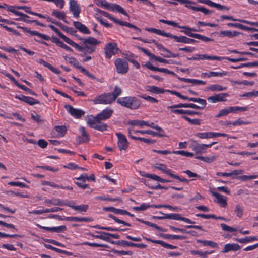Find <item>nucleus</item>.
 <instances>
[{"mask_svg":"<svg viewBox=\"0 0 258 258\" xmlns=\"http://www.w3.org/2000/svg\"><path fill=\"white\" fill-rule=\"evenodd\" d=\"M25 99V102L30 105L39 104L40 103L39 101H38V100H36L31 97L26 96V98Z\"/></svg>","mask_w":258,"mask_h":258,"instance_id":"51","label":"nucleus"},{"mask_svg":"<svg viewBox=\"0 0 258 258\" xmlns=\"http://www.w3.org/2000/svg\"><path fill=\"white\" fill-rule=\"evenodd\" d=\"M227 75V73L225 72H209L208 73H202L201 74L202 77H208L210 78L212 76H223Z\"/></svg>","mask_w":258,"mask_h":258,"instance_id":"32","label":"nucleus"},{"mask_svg":"<svg viewBox=\"0 0 258 258\" xmlns=\"http://www.w3.org/2000/svg\"><path fill=\"white\" fill-rule=\"evenodd\" d=\"M172 153L173 154L181 155L185 156L188 157H191L194 156V153H192L183 151V150H178V151H173Z\"/></svg>","mask_w":258,"mask_h":258,"instance_id":"57","label":"nucleus"},{"mask_svg":"<svg viewBox=\"0 0 258 258\" xmlns=\"http://www.w3.org/2000/svg\"><path fill=\"white\" fill-rule=\"evenodd\" d=\"M113 112V110L112 109L107 108L102 110L95 117L101 120H106L111 116Z\"/></svg>","mask_w":258,"mask_h":258,"instance_id":"22","label":"nucleus"},{"mask_svg":"<svg viewBox=\"0 0 258 258\" xmlns=\"http://www.w3.org/2000/svg\"><path fill=\"white\" fill-rule=\"evenodd\" d=\"M147 90L156 94H163L166 91L155 86H148Z\"/></svg>","mask_w":258,"mask_h":258,"instance_id":"37","label":"nucleus"},{"mask_svg":"<svg viewBox=\"0 0 258 258\" xmlns=\"http://www.w3.org/2000/svg\"><path fill=\"white\" fill-rule=\"evenodd\" d=\"M239 32L236 31H230L228 30L221 31L219 32V36L221 37H227L228 38H232L235 36L239 35Z\"/></svg>","mask_w":258,"mask_h":258,"instance_id":"29","label":"nucleus"},{"mask_svg":"<svg viewBox=\"0 0 258 258\" xmlns=\"http://www.w3.org/2000/svg\"><path fill=\"white\" fill-rule=\"evenodd\" d=\"M64 220L74 222H90L93 221L91 217H66Z\"/></svg>","mask_w":258,"mask_h":258,"instance_id":"26","label":"nucleus"},{"mask_svg":"<svg viewBox=\"0 0 258 258\" xmlns=\"http://www.w3.org/2000/svg\"><path fill=\"white\" fill-rule=\"evenodd\" d=\"M101 120L97 119L96 118L91 116L88 118L87 122L90 127L101 132H104L107 130L108 125L106 123H101Z\"/></svg>","mask_w":258,"mask_h":258,"instance_id":"4","label":"nucleus"},{"mask_svg":"<svg viewBox=\"0 0 258 258\" xmlns=\"http://www.w3.org/2000/svg\"><path fill=\"white\" fill-rule=\"evenodd\" d=\"M79 131L81 134V136L77 137V141L78 144L89 142L90 140V137L89 134L86 132L85 128L83 126H81L79 128Z\"/></svg>","mask_w":258,"mask_h":258,"instance_id":"19","label":"nucleus"},{"mask_svg":"<svg viewBox=\"0 0 258 258\" xmlns=\"http://www.w3.org/2000/svg\"><path fill=\"white\" fill-rule=\"evenodd\" d=\"M130 132H131V130H128V136L130 137L133 139L139 140V141H140L142 142H144L148 144H153L155 142V141H154L152 139H147V138H142V137H137L135 136H131L130 135Z\"/></svg>","mask_w":258,"mask_h":258,"instance_id":"42","label":"nucleus"},{"mask_svg":"<svg viewBox=\"0 0 258 258\" xmlns=\"http://www.w3.org/2000/svg\"><path fill=\"white\" fill-rule=\"evenodd\" d=\"M68 59H69V62L70 64L73 65L75 68L79 69L80 70V71H81V68H83V67L79 64V62L75 58L70 57V58H68Z\"/></svg>","mask_w":258,"mask_h":258,"instance_id":"53","label":"nucleus"},{"mask_svg":"<svg viewBox=\"0 0 258 258\" xmlns=\"http://www.w3.org/2000/svg\"><path fill=\"white\" fill-rule=\"evenodd\" d=\"M145 67L148 69L153 71H158L161 72L162 73L168 74L169 70L166 68H159L156 67H154L150 64L149 62L146 63V64L144 66Z\"/></svg>","mask_w":258,"mask_h":258,"instance_id":"38","label":"nucleus"},{"mask_svg":"<svg viewBox=\"0 0 258 258\" xmlns=\"http://www.w3.org/2000/svg\"><path fill=\"white\" fill-rule=\"evenodd\" d=\"M220 226L222 228V229L224 231H227L229 232H233L235 231H237L238 230L236 228H233L232 227L227 225L224 223H221Z\"/></svg>","mask_w":258,"mask_h":258,"instance_id":"50","label":"nucleus"},{"mask_svg":"<svg viewBox=\"0 0 258 258\" xmlns=\"http://www.w3.org/2000/svg\"><path fill=\"white\" fill-rule=\"evenodd\" d=\"M120 25L121 26H125L128 27L129 28H132V29H134L135 31H137L139 32H141V29L140 28L137 27L136 26H135L131 23H130L127 22L122 21Z\"/></svg>","mask_w":258,"mask_h":258,"instance_id":"59","label":"nucleus"},{"mask_svg":"<svg viewBox=\"0 0 258 258\" xmlns=\"http://www.w3.org/2000/svg\"><path fill=\"white\" fill-rule=\"evenodd\" d=\"M80 40H83L84 47L80 46L78 44V47L76 46L73 47L77 49L78 51L84 52L85 54H91L94 52L96 49V46L100 43V41H98L96 39L91 37H89L85 39L80 38Z\"/></svg>","mask_w":258,"mask_h":258,"instance_id":"1","label":"nucleus"},{"mask_svg":"<svg viewBox=\"0 0 258 258\" xmlns=\"http://www.w3.org/2000/svg\"><path fill=\"white\" fill-rule=\"evenodd\" d=\"M120 25L121 26H125L128 27L129 28H132V29H134L135 31H137L139 32H141V29L140 28L137 27L136 26H135L131 23H130L127 22L122 21Z\"/></svg>","mask_w":258,"mask_h":258,"instance_id":"60","label":"nucleus"},{"mask_svg":"<svg viewBox=\"0 0 258 258\" xmlns=\"http://www.w3.org/2000/svg\"><path fill=\"white\" fill-rule=\"evenodd\" d=\"M112 252L114 254H117L118 255H132L133 253L132 251H124V250H112Z\"/></svg>","mask_w":258,"mask_h":258,"instance_id":"61","label":"nucleus"},{"mask_svg":"<svg viewBox=\"0 0 258 258\" xmlns=\"http://www.w3.org/2000/svg\"><path fill=\"white\" fill-rule=\"evenodd\" d=\"M155 60H156L159 62L167 63V64H180V63L177 62L175 61L172 60H167L164 59L161 57L156 56L155 55L154 59Z\"/></svg>","mask_w":258,"mask_h":258,"instance_id":"44","label":"nucleus"},{"mask_svg":"<svg viewBox=\"0 0 258 258\" xmlns=\"http://www.w3.org/2000/svg\"><path fill=\"white\" fill-rule=\"evenodd\" d=\"M162 238L166 239H179L184 240L186 239V237L182 235H171L169 234H161Z\"/></svg>","mask_w":258,"mask_h":258,"instance_id":"35","label":"nucleus"},{"mask_svg":"<svg viewBox=\"0 0 258 258\" xmlns=\"http://www.w3.org/2000/svg\"><path fill=\"white\" fill-rule=\"evenodd\" d=\"M153 33L169 38H170L171 34L170 33L165 32L160 29H157L156 28H154Z\"/></svg>","mask_w":258,"mask_h":258,"instance_id":"63","label":"nucleus"},{"mask_svg":"<svg viewBox=\"0 0 258 258\" xmlns=\"http://www.w3.org/2000/svg\"><path fill=\"white\" fill-rule=\"evenodd\" d=\"M121 92L122 90L121 88L115 86L112 93H111L113 100L115 101L117 97L121 94Z\"/></svg>","mask_w":258,"mask_h":258,"instance_id":"58","label":"nucleus"},{"mask_svg":"<svg viewBox=\"0 0 258 258\" xmlns=\"http://www.w3.org/2000/svg\"><path fill=\"white\" fill-rule=\"evenodd\" d=\"M241 249V246L236 243H228L224 245L222 251V253H227L230 251H236Z\"/></svg>","mask_w":258,"mask_h":258,"instance_id":"23","label":"nucleus"},{"mask_svg":"<svg viewBox=\"0 0 258 258\" xmlns=\"http://www.w3.org/2000/svg\"><path fill=\"white\" fill-rule=\"evenodd\" d=\"M36 226L42 229H44L46 231H50L51 232H55V233H61L67 230V228L65 225H61L57 227H49L42 226L39 224H37Z\"/></svg>","mask_w":258,"mask_h":258,"instance_id":"17","label":"nucleus"},{"mask_svg":"<svg viewBox=\"0 0 258 258\" xmlns=\"http://www.w3.org/2000/svg\"><path fill=\"white\" fill-rule=\"evenodd\" d=\"M244 207L239 204L235 206V212L239 218H241L243 215Z\"/></svg>","mask_w":258,"mask_h":258,"instance_id":"49","label":"nucleus"},{"mask_svg":"<svg viewBox=\"0 0 258 258\" xmlns=\"http://www.w3.org/2000/svg\"><path fill=\"white\" fill-rule=\"evenodd\" d=\"M51 15L55 17L59 20H62L66 23H68V22L65 20L66 17V13L63 11H59L57 10H54L51 13Z\"/></svg>","mask_w":258,"mask_h":258,"instance_id":"30","label":"nucleus"},{"mask_svg":"<svg viewBox=\"0 0 258 258\" xmlns=\"http://www.w3.org/2000/svg\"><path fill=\"white\" fill-rule=\"evenodd\" d=\"M180 98L182 99L183 100H187L190 101H193L194 102L197 103H203V101L201 100V98H194V97H188L187 96H184L181 94V96L179 97Z\"/></svg>","mask_w":258,"mask_h":258,"instance_id":"56","label":"nucleus"},{"mask_svg":"<svg viewBox=\"0 0 258 258\" xmlns=\"http://www.w3.org/2000/svg\"><path fill=\"white\" fill-rule=\"evenodd\" d=\"M111 7L112 8V9H110V11H116L125 16H128V14H127L126 11L120 6L117 4H112Z\"/></svg>","mask_w":258,"mask_h":258,"instance_id":"46","label":"nucleus"},{"mask_svg":"<svg viewBox=\"0 0 258 258\" xmlns=\"http://www.w3.org/2000/svg\"><path fill=\"white\" fill-rule=\"evenodd\" d=\"M212 196H214L217 199V202L220 204L222 207H225L227 205L226 197H224L223 195L214 191H212Z\"/></svg>","mask_w":258,"mask_h":258,"instance_id":"24","label":"nucleus"},{"mask_svg":"<svg viewBox=\"0 0 258 258\" xmlns=\"http://www.w3.org/2000/svg\"><path fill=\"white\" fill-rule=\"evenodd\" d=\"M160 214L164 216V219H173L175 220H181L187 223L195 224V222L191 221L189 219L185 217H182L181 216L180 214L177 213H171V214H165L162 213L161 211L159 212Z\"/></svg>","mask_w":258,"mask_h":258,"instance_id":"9","label":"nucleus"},{"mask_svg":"<svg viewBox=\"0 0 258 258\" xmlns=\"http://www.w3.org/2000/svg\"><path fill=\"white\" fill-rule=\"evenodd\" d=\"M216 143L217 142H214L209 144H197L193 146L192 150L195 151L196 154L202 153L204 154L206 153V147L210 148Z\"/></svg>","mask_w":258,"mask_h":258,"instance_id":"14","label":"nucleus"},{"mask_svg":"<svg viewBox=\"0 0 258 258\" xmlns=\"http://www.w3.org/2000/svg\"><path fill=\"white\" fill-rule=\"evenodd\" d=\"M68 201H62L59 199H46L44 203L46 204H51L58 206H67Z\"/></svg>","mask_w":258,"mask_h":258,"instance_id":"27","label":"nucleus"},{"mask_svg":"<svg viewBox=\"0 0 258 258\" xmlns=\"http://www.w3.org/2000/svg\"><path fill=\"white\" fill-rule=\"evenodd\" d=\"M49 27L53 30L57 35L62 38L66 43L71 45L72 46H76L77 47H78L77 44L75 42H73L70 38L66 36L63 33H62L57 28L55 27L53 25H50L48 26Z\"/></svg>","mask_w":258,"mask_h":258,"instance_id":"11","label":"nucleus"},{"mask_svg":"<svg viewBox=\"0 0 258 258\" xmlns=\"http://www.w3.org/2000/svg\"><path fill=\"white\" fill-rule=\"evenodd\" d=\"M199 58L200 60H216L218 61H221L222 60L224 59L225 57H220L216 56H209L207 54H199Z\"/></svg>","mask_w":258,"mask_h":258,"instance_id":"36","label":"nucleus"},{"mask_svg":"<svg viewBox=\"0 0 258 258\" xmlns=\"http://www.w3.org/2000/svg\"><path fill=\"white\" fill-rule=\"evenodd\" d=\"M228 96L229 94L227 93H220L208 97L207 100L213 103L218 102H224L226 100L225 98Z\"/></svg>","mask_w":258,"mask_h":258,"instance_id":"15","label":"nucleus"},{"mask_svg":"<svg viewBox=\"0 0 258 258\" xmlns=\"http://www.w3.org/2000/svg\"><path fill=\"white\" fill-rule=\"evenodd\" d=\"M115 135L118 138L117 146L119 149L121 150H125L128 147L129 143L126 137L121 133H116Z\"/></svg>","mask_w":258,"mask_h":258,"instance_id":"10","label":"nucleus"},{"mask_svg":"<svg viewBox=\"0 0 258 258\" xmlns=\"http://www.w3.org/2000/svg\"><path fill=\"white\" fill-rule=\"evenodd\" d=\"M17 27L18 28L23 30L24 32L29 33L31 35L37 36L40 38L46 41H49L50 40V37L49 36L40 33L36 31H31L30 29H29L27 27H22L20 26H17Z\"/></svg>","mask_w":258,"mask_h":258,"instance_id":"16","label":"nucleus"},{"mask_svg":"<svg viewBox=\"0 0 258 258\" xmlns=\"http://www.w3.org/2000/svg\"><path fill=\"white\" fill-rule=\"evenodd\" d=\"M69 9L75 18L79 17L81 12V8L76 0H70Z\"/></svg>","mask_w":258,"mask_h":258,"instance_id":"13","label":"nucleus"},{"mask_svg":"<svg viewBox=\"0 0 258 258\" xmlns=\"http://www.w3.org/2000/svg\"><path fill=\"white\" fill-rule=\"evenodd\" d=\"M64 108L72 116L76 118H80L85 114V112L82 110L74 108L70 105H66Z\"/></svg>","mask_w":258,"mask_h":258,"instance_id":"12","label":"nucleus"},{"mask_svg":"<svg viewBox=\"0 0 258 258\" xmlns=\"http://www.w3.org/2000/svg\"><path fill=\"white\" fill-rule=\"evenodd\" d=\"M15 20L16 21H23L27 23H34L36 25H37L38 26H42V27L45 26V25L43 23H40V22H39L38 21H37L36 20H31L26 19L22 18H15Z\"/></svg>","mask_w":258,"mask_h":258,"instance_id":"47","label":"nucleus"},{"mask_svg":"<svg viewBox=\"0 0 258 258\" xmlns=\"http://www.w3.org/2000/svg\"><path fill=\"white\" fill-rule=\"evenodd\" d=\"M170 38H173L177 42L183 43L185 44H191L197 42V41L193 39H190L184 36H177L176 35L171 34Z\"/></svg>","mask_w":258,"mask_h":258,"instance_id":"18","label":"nucleus"},{"mask_svg":"<svg viewBox=\"0 0 258 258\" xmlns=\"http://www.w3.org/2000/svg\"><path fill=\"white\" fill-rule=\"evenodd\" d=\"M67 204V206L70 207L74 210L80 212H86L89 208L88 205H75L74 202L73 201H68Z\"/></svg>","mask_w":258,"mask_h":258,"instance_id":"21","label":"nucleus"},{"mask_svg":"<svg viewBox=\"0 0 258 258\" xmlns=\"http://www.w3.org/2000/svg\"><path fill=\"white\" fill-rule=\"evenodd\" d=\"M159 21L160 22H162L164 24H168V25H171V26H174L175 27L183 29L184 30H181V32L184 33L185 34L187 35L189 37L194 38L193 35H196V33H191V31H197V30L195 28H189L188 27L184 26H180V25H179V24L178 23L175 22L174 21H172L166 20H164V19H160Z\"/></svg>","mask_w":258,"mask_h":258,"instance_id":"3","label":"nucleus"},{"mask_svg":"<svg viewBox=\"0 0 258 258\" xmlns=\"http://www.w3.org/2000/svg\"><path fill=\"white\" fill-rule=\"evenodd\" d=\"M139 96L140 98H142L150 102L155 103H157L158 102V100L157 99H156L154 97H151L150 96H148V95L143 94V95H139Z\"/></svg>","mask_w":258,"mask_h":258,"instance_id":"62","label":"nucleus"},{"mask_svg":"<svg viewBox=\"0 0 258 258\" xmlns=\"http://www.w3.org/2000/svg\"><path fill=\"white\" fill-rule=\"evenodd\" d=\"M123 247L125 246H131V247H136L140 248H145L147 247L146 244L143 243H134L131 242H128L127 241L123 240Z\"/></svg>","mask_w":258,"mask_h":258,"instance_id":"40","label":"nucleus"},{"mask_svg":"<svg viewBox=\"0 0 258 258\" xmlns=\"http://www.w3.org/2000/svg\"><path fill=\"white\" fill-rule=\"evenodd\" d=\"M207 89L212 91H221L226 90L227 89V87H222L221 85L219 84H213L208 87L207 88Z\"/></svg>","mask_w":258,"mask_h":258,"instance_id":"45","label":"nucleus"},{"mask_svg":"<svg viewBox=\"0 0 258 258\" xmlns=\"http://www.w3.org/2000/svg\"><path fill=\"white\" fill-rule=\"evenodd\" d=\"M201 100L203 101V103H199L200 104V106H198L196 104L193 103H179L178 104L173 105L171 106H168V108H190L192 109H203L205 108L207 102L206 100L201 99Z\"/></svg>","mask_w":258,"mask_h":258,"instance_id":"5","label":"nucleus"},{"mask_svg":"<svg viewBox=\"0 0 258 258\" xmlns=\"http://www.w3.org/2000/svg\"><path fill=\"white\" fill-rule=\"evenodd\" d=\"M155 168L161 171H162L164 173L168 175L170 177H171V175L173 173H171V170L167 168V166L163 164H159L158 166L155 167Z\"/></svg>","mask_w":258,"mask_h":258,"instance_id":"41","label":"nucleus"},{"mask_svg":"<svg viewBox=\"0 0 258 258\" xmlns=\"http://www.w3.org/2000/svg\"><path fill=\"white\" fill-rule=\"evenodd\" d=\"M182 118L193 125H199L201 124V120L199 119H191L186 116H182Z\"/></svg>","mask_w":258,"mask_h":258,"instance_id":"52","label":"nucleus"},{"mask_svg":"<svg viewBox=\"0 0 258 258\" xmlns=\"http://www.w3.org/2000/svg\"><path fill=\"white\" fill-rule=\"evenodd\" d=\"M117 103L130 109H138L141 104V101L136 97L128 96L118 98Z\"/></svg>","mask_w":258,"mask_h":258,"instance_id":"2","label":"nucleus"},{"mask_svg":"<svg viewBox=\"0 0 258 258\" xmlns=\"http://www.w3.org/2000/svg\"><path fill=\"white\" fill-rule=\"evenodd\" d=\"M136 220L139 222H140L142 223H144L147 225H148L150 227H153V228H156V229H157L158 231H163V232H166V230H165V229H163L162 227H160V226H157L156 224H154V223H152L150 222H149V221H144L142 219H139V218H136Z\"/></svg>","mask_w":258,"mask_h":258,"instance_id":"34","label":"nucleus"},{"mask_svg":"<svg viewBox=\"0 0 258 258\" xmlns=\"http://www.w3.org/2000/svg\"><path fill=\"white\" fill-rule=\"evenodd\" d=\"M193 36H194V38L198 39H200L205 42H209V41L213 42L214 41L213 39L206 37L205 36L196 33V35H193Z\"/></svg>","mask_w":258,"mask_h":258,"instance_id":"55","label":"nucleus"},{"mask_svg":"<svg viewBox=\"0 0 258 258\" xmlns=\"http://www.w3.org/2000/svg\"><path fill=\"white\" fill-rule=\"evenodd\" d=\"M116 71L119 74H125L128 70V64L126 60L122 58H117L114 61Z\"/></svg>","mask_w":258,"mask_h":258,"instance_id":"7","label":"nucleus"},{"mask_svg":"<svg viewBox=\"0 0 258 258\" xmlns=\"http://www.w3.org/2000/svg\"><path fill=\"white\" fill-rule=\"evenodd\" d=\"M17 6H8L7 8V11L13 13L15 15L19 16H21L24 18H29V16L27 15L24 14L21 12L15 10L16 9Z\"/></svg>","mask_w":258,"mask_h":258,"instance_id":"31","label":"nucleus"},{"mask_svg":"<svg viewBox=\"0 0 258 258\" xmlns=\"http://www.w3.org/2000/svg\"><path fill=\"white\" fill-rule=\"evenodd\" d=\"M119 51L117 44L115 42L108 43L104 47L105 57L110 59L112 55H115Z\"/></svg>","mask_w":258,"mask_h":258,"instance_id":"6","label":"nucleus"},{"mask_svg":"<svg viewBox=\"0 0 258 258\" xmlns=\"http://www.w3.org/2000/svg\"><path fill=\"white\" fill-rule=\"evenodd\" d=\"M134 133H140L142 134H147L151 135L153 136H157L159 137H163L165 136V135L164 133L155 132H154L151 130H146V131L136 130V131H134Z\"/></svg>","mask_w":258,"mask_h":258,"instance_id":"33","label":"nucleus"},{"mask_svg":"<svg viewBox=\"0 0 258 258\" xmlns=\"http://www.w3.org/2000/svg\"><path fill=\"white\" fill-rule=\"evenodd\" d=\"M153 33L169 38H170L171 34L170 33L165 32L160 29H157L156 28H154Z\"/></svg>","mask_w":258,"mask_h":258,"instance_id":"64","label":"nucleus"},{"mask_svg":"<svg viewBox=\"0 0 258 258\" xmlns=\"http://www.w3.org/2000/svg\"><path fill=\"white\" fill-rule=\"evenodd\" d=\"M94 104H110L114 100L112 97L111 93H107L102 94L97 97H96L93 100Z\"/></svg>","mask_w":258,"mask_h":258,"instance_id":"8","label":"nucleus"},{"mask_svg":"<svg viewBox=\"0 0 258 258\" xmlns=\"http://www.w3.org/2000/svg\"><path fill=\"white\" fill-rule=\"evenodd\" d=\"M73 25L77 29L84 34H90L91 33L89 29L80 22L74 21Z\"/></svg>","mask_w":258,"mask_h":258,"instance_id":"25","label":"nucleus"},{"mask_svg":"<svg viewBox=\"0 0 258 258\" xmlns=\"http://www.w3.org/2000/svg\"><path fill=\"white\" fill-rule=\"evenodd\" d=\"M95 3L98 6L108 10L112 9L111 7L112 4L108 3L106 0H95Z\"/></svg>","mask_w":258,"mask_h":258,"instance_id":"39","label":"nucleus"},{"mask_svg":"<svg viewBox=\"0 0 258 258\" xmlns=\"http://www.w3.org/2000/svg\"><path fill=\"white\" fill-rule=\"evenodd\" d=\"M104 209L106 211H111L115 214L123 215L124 210L116 209L113 207H109L105 208Z\"/></svg>","mask_w":258,"mask_h":258,"instance_id":"54","label":"nucleus"},{"mask_svg":"<svg viewBox=\"0 0 258 258\" xmlns=\"http://www.w3.org/2000/svg\"><path fill=\"white\" fill-rule=\"evenodd\" d=\"M197 242L198 243H202L204 246H208L212 248H217L218 244L212 241H208V240H203L198 239L197 240Z\"/></svg>","mask_w":258,"mask_h":258,"instance_id":"43","label":"nucleus"},{"mask_svg":"<svg viewBox=\"0 0 258 258\" xmlns=\"http://www.w3.org/2000/svg\"><path fill=\"white\" fill-rule=\"evenodd\" d=\"M197 2L202 4H206L210 7H214L218 10H226L228 11L229 8L225 6L215 3L211 0H197Z\"/></svg>","mask_w":258,"mask_h":258,"instance_id":"20","label":"nucleus"},{"mask_svg":"<svg viewBox=\"0 0 258 258\" xmlns=\"http://www.w3.org/2000/svg\"><path fill=\"white\" fill-rule=\"evenodd\" d=\"M37 62L40 64H42L45 67L48 68L50 70H51L52 72L56 74H59L61 73L60 71L54 68L52 65L50 64V63L45 61L42 59H38L37 60Z\"/></svg>","mask_w":258,"mask_h":258,"instance_id":"28","label":"nucleus"},{"mask_svg":"<svg viewBox=\"0 0 258 258\" xmlns=\"http://www.w3.org/2000/svg\"><path fill=\"white\" fill-rule=\"evenodd\" d=\"M128 124L131 125H137L140 126H143L146 125H148V122L144 120H133L128 122Z\"/></svg>","mask_w":258,"mask_h":258,"instance_id":"48","label":"nucleus"}]
</instances>
